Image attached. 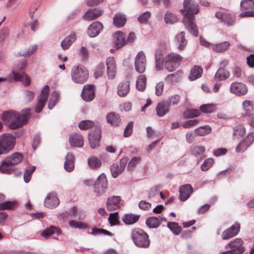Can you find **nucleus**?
<instances>
[{
  "instance_id": "54",
  "label": "nucleus",
  "mask_w": 254,
  "mask_h": 254,
  "mask_svg": "<svg viewBox=\"0 0 254 254\" xmlns=\"http://www.w3.org/2000/svg\"><path fill=\"white\" fill-rule=\"evenodd\" d=\"M200 111L205 113H210L215 110V107L213 104H204L200 107Z\"/></svg>"
},
{
  "instance_id": "27",
  "label": "nucleus",
  "mask_w": 254,
  "mask_h": 254,
  "mask_svg": "<svg viewBox=\"0 0 254 254\" xmlns=\"http://www.w3.org/2000/svg\"><path fill=\"white\" fill-rule=\"evenodd\" d=\"M69 141L71 146L81 147L83 145V139L81 135L74 133L69 136Z\"/></svg>"
},
{
  "instance_id": "26",
  "label": "nucleus",
  "mask_w": 254,
  "mask_h": 254,
  "mask_svg": "<svg viewBox=\"0 0 254 254\" xmlns=\"http://www.w3.org/2000/svg\"><path fill=\"white\" fill-rule=\"evenodd\" d=\"M215 16L224 23H227L228 25H233L235 22L234 17L228 13L217 12L215 13Z\"/></svg>"
},
{
  "instance_id": "63",
  "label": "nucleus",
  "mask_w": 254,
  "mask_h": 254,
  "mask_svg": "<svg viewBox=\"0 0 254 254\" xmlns=\"http://www.w3.org/2000/svg\"><path fill=\"white\" fill-rule=\"evenodd\" d=\"M150 15V13L149 11H145L138 17V20L141 23H145L149 19Z\"/></svg>"
},
{
  "instance_id": "37",
  "label": "nucleus",
  "mask_w": 254,
  "mask_h": 254,
  "mask_svg": "<svg viewBox=\"0 0 254 254\" xmlns=\"http://www.w3.org/2000/svg\"><path fill=\"white\" fill-rule=\"evenodd\" d=\"M145 223L150 228H156L160 225V220L157 217H150L147 218Z\"/></svg>"
},
{
  "instance_id": "2",
  "label": "nucleus",
  "mask_w": 254,
  "mask_h": 254,
  "mask_svg": "<svg viewBox=\"0 0 254 254\" xmlns=\"http://www.w3.org/2000/svg\"><path fill=\"white\" fill-rule=\"evenodd\" d=\"M29 108L24 109L21 114L13 111L4 112L1 116L2 120L11 129H16L25 124L30 115Z\"/></svg>"
},
{
  "instance_id": "23",
  "label": "nucleus",
  "mask_w": 254,
  "mask_h": 254,
  "mask_svg": "<svg viewBox=\"0 0 254 254\" xmlns=\"http://www.w3.org/2000/svg\"><path fill=\"white\" fill-rule=\"evenodd\" d=\"M114 47L117 49H119L127 44V41L125 35L120 32H117L114 34Z\"/></svg>"
},
{
  "instance_id": "46",
  "label": "nucleus",
  "mask_w": 254,
  "mask_h": 254,
  "mask_svg": "<svg viewBox=\"0 0 254 254\" xmlns=\"http://www.w3.org/2000/svg\"><path fill=\"white\" fill-rule=\"evenodd\" d=\"M89 166L92 169L99 168L101 165V161L95 157H91L88 159Z\"/></svg>"
},
{
  "instance_id": "21",
  "label": "nucleus",
  "mask_w": 254,
  "mask_h": 254,
  "mask_svg": "<svg viewBox=\"0 0 254 254\" xmlns=\"http://www.w3.org/2000/svg\"><path fill=\"white\" fill-rule=\"evenodd\" d=\"M121 197L113 196L109 197L106 202L107 208L109 211L117 210L120 208Z\"/></svg>"
},
{
  "instance_id": "43",
  "label": "nucleus",
  "mask_w": 254,
  "mask_h": 254,
  "mask_svg": "<svg viewBox=\"0 0 254 254\" xmlns=\"http://www.w3.org/2000/svg\"><path fill=\"white\" fill-rule=\"evenodd\" d=\"M59 99V94L58 92L54 91L52 93L51 98L49 101L48 108L50 109H53Z\"/></svg>"
},
{
  "instance_id": "18",
  "label": "nucleus",
  "mask_w": 254,
  "mask_h": 254,
  "mask_svg": "<svg viewBox=\"0 0 254 254\" xmlns=\"http://www.w3.org/2000/svg\"><path fill=\"white\" fill-rule=\"evenodd\" d=\"M59 204V200L55 192L49 193L45 199L44 205L46 207L53 208Z\"/></svg>"
},
{
  "instance_id": "42",
  "label": "nucleus",
  "mask_w": 254,
  "mask_h": 254,
  "mask_svg": "<svg viewBox=\"0 0 254 254\" xmlns=\"http://www.w3.org/2000/svg\"><path fill=\"white\" fill-rule=\"evenodd\" d=\"M164 20L166 24H173L178 21V18L173 13L168 11L165 15Z\"/></svg>"
},
{
  "instance_id": "59",
  "label": "nucleus",
  "mask_w": 254,
  "mask_h": 254,
  "mask_svg": "<svg viewBox=\"0 0 254 254\" xmlns=\"http://www.w3.org/2000/svg\"><path fill=\"white\" fill-rule=\"evenodd\" d=\"M159 190L160 189L157 186L151 188L148 193V198L151 199L157 196L159 193Z\"/></svg>"
},
{
  "instance_id": "35",
  "label": "nucleus",
  "mask_w": 254,
  "mask_h": 254,
  "mask_svg": "<svg viewBox=\"0 0 254 254\" xmlns=\"http://www.w3.org/2000/svg\"><path fill=\"white\" fill-rule=\"evenodd\" d=\"M229 73L227 70L223 68H219L216 71L214 78L216 81L224 80L228 78Z\"/></svg>"
},
{
  "instance_id": "38",
  "label": "nucleus",
  "mask_w": 254,
  "mask_h": 254,
  "mask_svg": "<svg viewBox=\"0 0 254 254\" xmlns=\"http://www.w3.org/2000/svg\"><path fill=\"white\" fill-rule=\"evenodd\" d=\"M55 233L57 234L60 233V231L55 226H52L50 228H47L43 231L41 235L45 239H48L51 235Z\"/></svg>"
},
{
  "instance_id": "1",
  "label": "nucleus",
  "mask_w": 254,
  "mask_h": 254,
  "mask_svg": "<svg viewBox=\"0 0 254 254\" xmlns=\"http://www.w3.org/2000/svg\"><path fill=\"white\" fill-rule=\"evenodd\" d=\"M184 8L180 10L184 14L183 22L187 29L194 36H198V30L195 24L193 22L194 19V14L199 11L198 5L193 0H185L184 1Z\"/></svg>"
},
{
  "instance_id": "50",
  "label": "nucleus",
  "mask_w": 254,
  "mask_h": 254,
  "mask_svg": "<svg viewBox=\"0 0 254 254\" xmlns=\"http://www.w3.org/2000/svg\"><path fill=\"white\" fill-rule=\"evenodd\" d=\"M37 49V45H34L24 52L18 53L17 56L30 57Z\"/></svg>"
},
{
  "instance_id": "25",
  "label": "nucleus",
  "mask_w": 254,
  "mask_h": 254,
  "mask_svg": "<svg viewBox=\"0 0 254 254\" xmlns=\"http://www.w3.org/2000/svg\"><path fill=\"white\" fill-rule=\"evenodd\" d=\"M103 10L101 9L95 8L89 9L84 14V19L87 20H92L97 18L103 13Z\"/></svg>"
},
{
  "instance_id": "40",
  "label": "nucleus",
  "mask_w": 254,
  "mask_h": 254,
  "mask_svg": "<svg viewBox=\"0 0 254 254\" xmlns=\"http://www.w3.org/2000/svg\"><path fill=\"white\" fill-rule=\"evenodd\" d=\"M68 224L70 227L73 229H85L88 227V224L85 223L75 220L69 221Z\"/></svg>"
},
{
  "instance_id": "61",
  "label": "nucleus",
  "mask_w": 254,
  "mask_h": 254,
  "mask_svg": "<svg viewBox=\"0 0 254 254\" xmlns=\"http://www.w3.org/2000/svg\"><path fill=\"white\" fill-rule=\"evenodd\" d=\"M138 207L141 210L148 211L151 209V204L145 200H141L138 203Z\"/></svg>"
},
{
  "instance_id": "30",
  "label": "nucleus",
  "mask_w": 254,
  "mask_h": 254,
  "mask_svg": "<svg viewBox=\"0 0 254 254\" xmlns=\"http://www.w3.org/2000/svg\"><path fill=\"white\" fill-rule=\"evenodd\" d=\"M140 217V215L132 213L125 214L122 217L123 221L128 225L133 224L136 223Z\"/></svg>"
},
{
  "instance_id": "49",
  "label": "nucleus",
  "mask_w": 254,
  "mask_h": 254,
  "mask_svg": "<svg viewBox=\"0 0 254 254\" xmlns=\"http://www.w3.org/2000/svg\"><path fill=\"white\" fill-rule=\"evenodd\" d=\"M141 160L142 159L140 156L133 157L128 163L127 169L129 170H132L137 165L140 163Z\"/></svg>"
},
{
  "instance_id": "34",
  "label": "nucleus",
  "mask_w": 254,
  "mask_h": 254,
  "mask_svg": "<svg viewBox=\"0 0 254 254\" xmlns=\"http://www.w3.org/2000/svg\"><path fill=\"white\" fill-rule=\"evenodd\" d=\"M228 42H224L215 45H212V49L217 53H222L226 51L230 46Z\"/></svg>"
},
{
  "instance_id": "13",
  "label": "nucleus",
  "mask_w": 254,
  "mask_h": 254,
  "mask_svg": "<svg viewBox=\"0 0 254 254\" xmlns=\"http://www.w3.org/2000/svg\"><path fill=\"white\" fill-rule=\"evenodd\" d=\"M50 88L48 85H45L42 89L39 98L38 102L35 106V112L40 113L45 105L49 96Z\"/></svg>"
},
{
  "instance_id": "48",
  "label": "nucleus",
  "mask_w": 254,
  "mask_h": 254,
  "mask_svg": "<svg viewBox=\"0 0 254 254\" xmlns=\"http://www.w3.org/2000/svg\"><path fill=\"white\" fill-rule=\"evenodd\" d=\"M211 131V127L209 126H204L198 127L196 129V133L200 136H204L209 133Z\"/></svg>"
},
{
  "instance_id": "62",
  "label": "nucleus",
  "mask_w": 254,
  "mask_h": 254,
  "mask_svg": "<svg viewBox=\"0 0 254 254\" xmlns=\"http://www.w3.org/2000/svg\"><path fill=\"white\" fill-rule=\"evenodd\" d=\"M199 123V121L197 119L189 120L182 124V126L185 128H189L196 126Z\"/></svg>"
},
{
  "instance_id": "14",
  "label": "nucleus",
  "mask_w": 254,
  "mask_h": 254,
  "mask_svg": "<svg viewBox=\"0 0 254 254\" xmlns=\"http://www.w3.org/2000/svg\"><path fill=\"white\" fill-rule=\"evenodd\" d=\"M231 93L237 96H241L245 95L248 92L247 86L242 82H234L230 87Z\"/></svg>"
},
{
  "instance_id": "53",
  "label": "nucleus",
  "mask_w": 254,
  "mask_h": 254,
  "mask_svg": "<svg viewBox=\"0 0 254 254\" xmlns=\"http://www.w3.org/2000/svg\"><path fill=\"white\" fill-rule=\"evenodd\" d=\"M111 171L112 176L116 178L118 175L122 173V169L119 167V165L117 163L113 164L111 167Z\"/></svg>"
},
{
  "instance_id": "57",
  "label": "nucleus",
  "mask_w": 254,
  "mask_h": 254,
  "mask_svg": "<svg viewBox=\"0 0 254 254\" xmlns=\"http://www.w3.org/2000/svg\"><path fill=\"white\" fill-rule=\"evenodd\" d=\"M246 133L245 128L242 126H238L234 128L233 135L242 136Z\"/></svg>"
},
{
  "instance_id": "44",
  "label": "nucleus",
  "mask_w": 254,
  "mask_h": 254,
  "mask_svg": "<svg viewBox=\"0 0 254 254\" xmlns=\"http://www.w3.org/2000/svg\"><path fill=\"white\" fill-rule=\"evenodd\" d=\"M241 7L245 10L254 11V1L252 0H242L241 2Z\"/></svg>"
},
{
  "instance_id": "32",
  "label": "nucleus",
  "mask_w": 254,
  "mask_h": 254,
  "mask_svg": "<svg viewBox=\"0 0 254 254\" xmlns=\"http://www.w3.org/2000/svg\"><path fill=\"white\" fill-rule=\"evenodd\" d=\"M114 24L118 27H123L126 22L125 15L121 13L116 14L113 18Z\"/></svg>"
},
{
  "instance_id": "4",
  "label": "nucleus",
  "mask_w": 254,
  "mask_h": 254,
  "mask_svg": "<svg viewBox=\"0 0 254 254\" xmlns=\"http://www.w3.org/2000/svg\"><path fill=\"white\" fill-rule=\"evenodd\" d=\"M131 237L135 245L141 248H147L150 245L148 235L142 229L135 228L131 231Z\"/></svg>"
},
{
  "instance_id": "31",
  "label": "nucleus",
  "mask_w": 254,
  "mask_h": 254,
  "mask_svg": "<svg viewBox=\"0 0 254 254\" xmlns=\"http://www.w3.org/2000/svg\"><path fill=\"white\" fill-rule=\"evenodd\" d=\"M76 40L75 34H70L66 37L61 43L62 49L64 50L68 49Z\"/></svg>"
},
{
  "instance_id": "39",
  "label": "nucleus",
  "mask_w": 254,
  "mask_h": 254,
  "mask_svg": "<svg viewBox=\"0 0 254 254\" xmlns=\"http://www.w3.org/2000/svg\"><path fill=\"white\" fill-rule=\"evenodd\" d=\"M201 111L197 109H188L184 113L185 119L193 118L199 116Z\"/></svg>"
},
{
  "instance_id": "36",
  "label": "nucleus",
  "mask_w": 254,
  "mask_h": 254,
  "mask_svg": "<svg viewBox=\"0 0 254 254\" xmlns=\"http://www.w3.org/2000/svg\"><path fill=\"white\" fill-rule=\"evenodd\" d=\"M185 34L184 32H181L176 37V42L179 44L178 48L180 51L183 50L187 45V42L185 38Z\"/></svg>"
},
{
  "instance_id": "15",
  "label": "nucleus",
  "mask_w": 254,
  "mask_h": 254,
  "mask_svg": "<svg viewBox=\"0 0 254 254\" xmlns=\"http://www.w3.org/2000/svg\"><path fill=\"white\" fill-rule=\"evenodd\" d=\"M240 225L239 223L236 222L230 228L227 229L222 233L221 237L223 240H228L236 236L239 232Z\"/></svg>"
},
{
  "instance_id": "22",
  "label": "nucleus",
  "mask_w": 254,
  "mask_h": 254,
  "mask_svg": "<svg viewBox=\"0 0 254 254\" xmlns=\"http://www.w3.org/2000/svg\"><path fill=\"white\" fill-rule=\"evenodd\" d=\"M103 26L99 21L93 22L89 27L88 34L91 37L97 36L103 29Z\"/></svg>"
},
{
  "instance_id": "19",
  "label": "nucleus",
  "mask_w": 254,
  "mask_h": 254,
  "mask_svg": "<svg viewBox=\"0 0 254 254\" xmlns=\"http://www.w3.org/2000/svg\"><path fill=\"white\" fill-rule=\"evenodd\" d=\"M107 123L114 127H119L122 123L120 116L115 112L108 113L106 116Z\"/></svg>"
},
{
  "instance_id": "58",
  "label": "nucleus",
  "mask_w": 254,
  "mask_h": 254,
  "mask_svg": "<svg viewBox=\"0 0 254 254\" xmlns=\"http://www.w3.org/2000/svg\"><path fill=\"white\" fill-rule=\"evenodd\" d=\"M15 205L14 201H6L0 203V209H12Z\"/></svg>"
},
{
  "instance_id": "9",
  "label": "nucleus",
  "mask_w": 254,
  "mask_h": 254,
  "mask_svg": "<svg viewBox=\"0 0 254 254\" xmlns=\"http://www.w3.org/2000/svg\"><path fill=\"white\" fill-rule=\"evenodd\" d=\"M182 60V57L176 53H170L165 58V68L169 71L175 70L179 65Z\"/></svg>"
},
{
  "instance_id": "3",
  "label": "nucleus",
  "mask_w": 254,
  "mask_h": 254,
  "mask_svg": "<svg viewBox=\"0 0 254 254\" xmlns=\"http://www.w3.org/2000/svg\"><path fill=\"white\" fill-rule=\"evenodd\" d=\"M23 157V154L18 152L7 156L0 162V172L7 175L11 174L14 170L13 167L20 164Z\"/></svg>"
},
{
  "instance_id": "24",
  "label": "nucleus",
  "mask_w": 254,
  "mask_h": 254,
  "mask_svg": "<svg viewBox=\"0 0 254 254\" xmlns=\"http://www.w3.org/2000/svg\"><path fill=\"white\" fill-rule=\"evenodd\" d=\"M130 90V83L128 81H123L118 86L117 93L120 97H125Z\"/></svg>"
},
{
  "instance_id": "56",
  "label": "nucleus",
  "mask_w": 254,
  "mask_h": 254,
  "mask_svg": "<svg viewBox=\"0 0 254 254\" xmlns=\"http://www.w3.org/2000/svg\"><path fill=\"white\" fill-rule=\"evenodd\" d=\"M92 234L94 235H102V234L109 235V236L112 235V234L110 232H109L105 229L97 228H94L92 229Z\"/></svg>"
},
{
  "instance_id": "20",
  "label": "nucleus",
  "mask_w": 254,
  "mask_h": 254,
  "mask_svg": "<svg viewBox=\"0 0 254 254\" xmlns=\"http://www.w3.org/2000/svg\"><path fill=\"white\" fill-rule=\"evenodd\" d=\"M193 191V188L190 184H186L180 187L179 198L181 201H186Z\"/></svg>"
},
{
  "instance_id": "52",
  "label": "nucleus",
  "mask_w": 254,
  "mask_h": 254,
  "mask_svg": "<svg viewBox=\"0 0 254 254\" xmlns=\"http://www.w3.org/2000/svg\"><path fill=\"white\" fill-rule=\"evenodd\" d=\"M214 163V160L212 158H207L205 159L202 164L201 165V169L203 171H207Z\"/></svg>"
},
{
  "instance_id": "33",
  "label": "nucleus",
  "mask_w": 254,
  "mask_h": 254,
  "mask_svg": "<svg viewBox=\"0 0 254 254\" xmlns=\"http://www.w3.org/2000/svg\"><path fill=\"white\" fill-rule=\"evenodd\" d=\"M202 73V69L199 66H194L191 70L189 76L190 80L193 81L200 77Z\"/></svg>"
},
{
  "instance_id": "17",
  "label": "nucleus",
  "mask_w": 254,
  "mask_h": 254,
  "mask_svg": "<svg viewBox=\"0 0 254 254\" xmlns=\"http://www.w3.org/2000/svg\"><path fill=\"white\" fill-rule=\"evenodd\" d=\"M81 97L83 100L90 102L95 97V90L94 85L91 84L86 85L84 86Z\"/></svg>"
},
{
  "instance_id": "41",
  "label": "nucleus",
  "mask_w": 254,
  "mask_h": 254,
  "mask_svg": "<svg viewBox=\"0 0 254 254\" xmlns=\"http://www.w3.org/2000/svg\"><path fill=\"white\" fill-rule=\"evenodd\" d=\"M146 78L144 75H140L136 80V88L139 91H143L146 87Z\"/></svg>"
},
{
  "instance_id": "28",
  "label": "nucleus",
  "mask_w": 254,
  "mask_h": 254,
  "mask_svg": "<svg viewBox=\"0 0 254 254\" xmlns=\"http://www.w3.org/2000/svg\"><path fill=\"white\" fill-rule=\"evenodd\" d=\"M170 106L165 102L159 103L156 108V114L159 117H163L169 112Z\"/></svg>"
},
{
  "instance_id": "64",
  "label": "nucleus",
  "mask_w": 254,
  "mask_h": 254,
  "mask_svg": "<svg viewBox=\"0 0 254 254\" xmlns=\"http://www.w3.org/2000/svg\"><path fill=\"white\" fill-rule=\"evenodd\" d=\"M118 213L117 212L111 213L108 218L110 224L112 225H117L119 223V220L117 217Z\"/></svg>"
},
{
  "instance_id": "7",
  "label": "nucleus",
  "mask_w": 254,
  "mask_h": 254,
  "mask_svg": "<svg viewBox=\"0 0 254 254\" xmlns=\"http://www.w3.org/2000/svg\"><path fill=\"white\" fill-rule=\"evenodd\" d=\"M71 77L74 82L82 84L88 79V71L82 66H73L71 71Z\"/></svg>"
},
{
  "instance_id": "29",
  "label": "nucleus",
  "mask_w": 254,
  "mask_h": 254,
  "mask_svg": "<svg viewBox=\"0 0 254 254\" xmlns=\"http://www.w3.org/2000/svg\"><path fill=\"white\" fill-rule=\"evenodd\" d=\"M205 148L202 146H196L191 148V154L195 157L200 158L202 160L206 157L205 154Z\"/></svg>"
},
{
  "instance_id": "51",
  "label": "nucleus",
  "mask_w": 254,
  "mask_h": 254,
  "mask_svg": "<svg viewBox=\"0 0 254 254\" xmlns=\"http://www.w3.org/2000/svg\"><path fill=\"white\" fill-rule=\"evenodd\" d=\"M105 70V65L103 64H99L95 69L94 76L95 78H98L101 76Z\"/></svg>"
},
{
  "instance_id": "5",
  "label": "nucleus",
  "mask_w": 254,
  "mask_h": 254,
  "mask_svg": "<svg viewBox=\"0 0 254 254\" xmlns=\"http://www.w3.org/2000/svg\"><path fill=\"white\" fill-rule=\"evenodd\" d=\"M15 137L9 133L0 135V155L6 154L12 150L15 145Z\"/></svg>"
},
{
  "instance_id": "55",
  "label": "nucleus",
  "mask_w": 254,
  "mask_h": 254,
  "mask_svg": "<svg viewBox=\"0 0 254 254\" xmlns=\"http://www.w3.org/2000/svg\"><path fill=\"white\" fill-rule=\"evenodd\" d=\"M93 126V123L89 120L82 121L78 124V127L81 129H88Z\"/></svg>"
},
{
  "instance_id": "10",
  "label": "nucleus",
  "mask_w": 254,
  "mask_h": 254,
  "mask_svg": "<svg viewBox=\"0 0 254 254\" xmlns=\"http://www.w3.org/2000/svg\"><path fill=\"white\" fill-rule=\"evenodd\" d=\"M108 188V181L106 175L101 174L94 183V192L97 196L104 194Z\"/></svg>"
},
{
  "instance_id": "8",
  "label": "nucleus",
  "mask_w": 254,
  "mask_h": 254,
  "mask_svg": "<svg viewBox=\"0 0 254 254\" xmlns=\"http://www.w3.org/2000/svg\"><path fill=\"white\" fill-rule=\"evenodd\" d=\"M243 241L240 238H236L227 244L226 249L230 250L221 253L220 254H243L245 248L243 246Z\"/></svg>"
},
{
  "instance_id": "12",
  "label": "nucleus",
  "mask_w": 254,
  "mask_h": 254,
  "mask_svg": "<svg viewBox=\"0 0 254 254\" xmlns=\"http://www.w3.org/2000/svg\"><path fill=\"white\" fill-rule=\"evenodd\" d=\"M101 136V129L100 127L96 126L94 131H90L88 134V139L90 147L94 149L99 145Z\"/></svg>"
},
{
  "instance_id": "6",
  "label": "nucleus",
  "mask_w": 254,
  "mask_h": 254,
  "mask_svg": "<svg viewBox=\"0 0 254 254\" xmlns=\"http://www.w3.org/2000/svg\"><path fill=\"white\" fill-rule=\"evenodd\" d=\"M27 64V61L24 60L19 63L17 67L13 69L11 72L14 79L16 81H22L25 86L30 84V79L24 70Z\"/></svg>"
},
{
  "instance_id": "45",
  "label": "nucleus",
  "mask_w": 254,
  "mask_h": 254,
  "mask_svg": "<svg viewBox=\"0 0 254 254\" xmlns=\"http://www.w3.org/2000/svg\"><path fill=\"white\" fill-rule=\"evenodd\" d=\"M181 77V72L178 71L175 73H172L167 75L166 78V81L168 82H177Z\"/></svg>"
},
{
  "instance_id": "47",
  "label": "nucleus",
  "mask_w": 254,
  "mask_h": 254,
  "mask_svg": "<svg viewBox=\"0 0 254 254\" xmlns=\"http://www.w3.org/2000/svg\"><path fill=\"white\" fill-rule=\"evenodd\" d=\"M167 226L175 235H178L181 232V228L177 223L169 222Z\"/></svg>"
},
{
  "instance_id": "60",
  "label": "nucleus",
  "mask_w": 254,
  "mask_h": 254,
  "mask_svg": "<svg viewBox=\"0 0 254 254\" xmlns=\"http://www.w3.org/2000/svg\"><path fill=\"white\" fill-rule=\"evenodd\" d=\"M180 100V96L179 95L175 94L169 97L168 104L169 106L176 105Z\"/></svg>"
},
{
  "instance_id": "11",
  "label": "nucleus",
  "mask_w": 254,
  "mask_h": 254,
  "mask_svg": "<svg viewBox=\"0 0 254 254\" xmlns=\"http://www.w3.org/2000/svg\"><path fill=\"white\" fill-rule=\"evenodd\" d=\"M146 56L144 52L141 51L137 53L135 58V69L139 73H143L146 69Z\"/></svg>"
},
{
  "instance_id": "16",
  "label": "nucleus",
  "mask_w": 254,
  "mask_h": 254,
  "mask_svg": "<svg viewBox=\"0 0 254 254\" xmlns=\"http://www.w3.org/2000/svg\"><path fill=\"white\" fill-rule=\"evenodd\" d=\"M107 73L110 79H113L117 73V68L114 58L113 57H108L106 59Z\"/></svg>"
}]
</instances>
